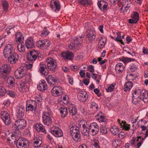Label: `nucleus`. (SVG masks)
I'll use <instances>...</instances> for the list:
<instances>
[{
	"mask_svg": "<svg viewBox=\"0 0 148 148\" xmlns=\"http://www.w3.org/2000/svg\"><path fill=\"white\" fill-rule=\"evenodd\" d=\"M62 55L64 59L69 60L72 59L73 56V54L69 51L63 52L62 53Z\"/></svg>",
	"mask_w": 148,
	"mask_h": 148,
	"instance_id": "nucleus-31",
	"label": "nucleus"
},
{
	"mask_svg": "<svg viewBox=\"0 0 148 148\" xmlns=\"http://www.w3.org/2000/svg\"><path fill=\"white\" fill-rule=\"evenodd\" d=\"M133 86L132 83L130 82H128L124 85V90L125 92L129 91Z\"/></svg>",
	"mask_w": 148,
	"mask_h": 148,
	"instance_id": "nucleus-36",
	"label": "nucleus"
},
{
	"mask_svg": "<svg viewBox=\"0 0 148 148\" xmlns=\"http://www.w3.org/2000/svg\"><path fill=\"white\" fill-rule=\"evenodd\" d=\"M123 125L121 124V125L123 126V129L125 130H128L130 128V124H125V122L124 121H122Z\"/></svg>",
	"mask_w": 148,
	"mask_h": 148,
	"instance_id": "nucleus-49",
	"label": "nucleus"
},
{
	"mask_svg": "<svg viewBox=\"0 0 148 148\" xmlns=\"http://www.w3.org/2000/svg\"><path fill=\"white\" fill-rule=\"evenodd\" d=\"M110 131L112 133L116 135L119 133V129L116 126H113L110 129Z\"/></svg>",
	"mask_w": 148,
	"mask_h": 148,
	"instance_id": "nucleus-44",
	"label": "nucleus"
},
{
	"mask_svg": "<svg viewBox=\"0 0 148 148\" xmlns=\"http://www.w3.org/2000/svg\"><path fill=\"white\" fill-rule=\"evenodd\" d=\"M34 127L37 132H41L45 134L46 133L45 128L42 124L40 123H36L34 125Z\"/></svg>",
	"mask_w": 148,
	"mask_h": 148,
	"instance_id": "nucleus-24",
	"label": "nucleus"
},
{
	"mask_svg": "<svg viewBox=\"0 0 148 148\" xmlns=\"http://www.w3.org/2000/svg\"><path fill=\"white\" fill-rule=\"evenodd\" d=\"M100 131L103 134H106L107 133V128L105 127H101Z\"/></svg>",
	"mask_w": 148,
	"mask_h": 148,
	"instance_id": "nucleus-62",
	"label": "nucleus"
},
{
	"mask_svg": "<svg viewBox=\"0 0 148 148\" xmlns=\"http://www.w3.org/2000/svg\"><path fill=\"white\" fill-rule=\"evenodd\" d=\"M92 144L95 148H100L99 142L98 140L93 139L92 141Z\"/></svg>",
	"mask_w": 148,
	"mask_h": 148,
	"instance_id": "nucleus-47",
	"label": "nucleus"
},
{
	"mask_svg": "<svg viewBox=\"0 0 148 148\" xmlns=\"http://www.w3.org/2000/svg\"><path fill=\"white\" fill-rule=\"evenodd\" d=\"M133 96L138 97L140 99L142 100L145 103L148 102V94L145 89L138 88L135 90L132 93Z\"/></svg>",
	"mask_w": 148,
	"mask_h": 148,
	"instance_id": "nucleus-1",
	"label": "nucleus"
},
{
	"mask_svg": "<svg viewBox=\"0 0 148 148\" xmlns=\"http://www.w3.org/2000/svg\"><path fill=\"white\" fill-rule=\"evenodd\" d=\"M47 82L51 86L56 85L58 83V79L54 75H49L46 78Z\"/></svg>",
	"mask_w": 148,
	"mask_h": 148,
	"instance_id": "nucleus-12",
	"label": "nucleus"
},
{
	"mask_svg": "<svg viewBox=\"0 0 148 148\" xmlns=\"http://www.w3.org/2000/svg\"><path fill=\"white\" fill-rule=\"evenodd\" d=\"M1 3L4 10L7 11L9 7L8 2L6 0H2Z\"/></svg>",
	"mask_w": 148,
	"mask_h": 148,
	"instance_id": "nucleus-42",
	"label": "nucleus"
},
{
	"mask_svg": "<svg viewBox=\"0 0 148 148\" xmlns=\"http://www.w3.org/2000/svg\"><path fill=\"white\" fill-rule=\"evenodd\" d=\"M69 113L72 115L75 114L77 112V108L76 106L73 105H71L69 108Z\"/></svg>",
	"mask_w": 148,
	"mask_h": 148,
	"instance_id": "nucleus-39",
	"label": "nucleus"
},
{
	"mask_svg": "<svg viewBox=\"0 0 148 148\" xmlns=\"http://www.w3.org/2000/svg\"><path fill=\"white\" fill-rule=\"evenodd\" d=\"M49 6L53 12H58L60 10L61 5L58 0H51Z\"/></svg>",
	"mask_w": 148,
	"mask_h": 148,
	"instance_id": "nucleus-3",
	"label": "nucleus"
},
{
	"mask_svg": "<svg viewBox=\"0 0 148 148\" xmlns=\"http://www.w3.org/2000/svg\"><path fill=\"white\" fill-rule=\"evenodd\" d=\"M6 92V90L4 87L0 86V96L4 95Z\"/></svg>",
	"mask_w": 148,
	"mask_h": 148,
	"instance_id": "nucleus-57",
	"label": "nucleus"
},
{
	"mask_svg": "<svg viewBox=\"0 0 148 148\" xmlns=\"http://www.w3.org/2000/svg\"><path fill=\"white\" fill-rule=\"evenodd\" d=\"M63 92L62 87L59 86L54 87L51 90L52 95L55 97L60 96Z\"/></svg>",
	"mask_w": 148,
	"mask_h": 148,
	"instance_id": "nucleus-18",
	"label": "nucleus"
},
{
	"mask_svg": "<svg viewBox=\"0 0 148 148\" xmlns=\"http://www.w3.org/2000/svg\"><path fill=\"white\" fill-rule=\"evenodd\" d=\"M50 111L49 112H45L42 113V119L43 123L49 126L52 123L51 118L50 115Z\"/></svg>",
	"mask_w": 148,
	"mask_h": 148,
	"instance_id": "nucleus-7",
	"label": "nucleus"
},
{
	"mask_svg": "<svg viewBox=\"0 0 148 148\" xmlns=\"http://www.w3.org/2000/svg\"><path fill=\"white\" fill-rule=\"evenodd\" d=\"M131 19H129L130 23H136L139 20V15L136 12H133L131 15Z\"/></svg>",
	"mask_w": 148,
	"mask_h": 148,
	"instance_id": "nucleus-21",
	"label": "nucleus"
},
{
	"mask_svg": "<svg viewBox=\"0 0 148 148\" xmlns=\"http://www.w3.org/2000/svg\"><path fill=\"white\" fill-rule=\"evenodd\" d=\"M24 82H21L19 84V86L21 88L22 91L23 92H27L29 90L28 87L26 85Z\"/></svg>",
	"mask_w": 148,
	"mask_h": 148,
	"instance_id": "nucleus-37",
	"label": "nucleus"
},
{
	"mask_svg": "<svg viewBox=\"0 0 148 148\" xmlns=\"http://www.w3.org/2000/svg\"><path fill=\"white\" fill-rule=\"evenodd\" d=\"M37 88L38 90L41 91H43L47 88V87L45 81L44 80H41Z\"/></svg>",
	"mask_w": 148,
	"mask_h": 148,
	"instance_id": "nucleus-27",
	"label": "nucleus"
},
{
	"mask_svg": "<svg viewBox=\"0 0 148 148\" xmlns=\"http://www.w3.org/2000/svg\"><path fill=\"white\" fill-rule=\"evenodd\" d=\"M17 48L18 51L21 53H23L25 51V47L23 43H18L17 46Z\"/></svg>",
	"mask_w": 148,
	"mask_h": 148,
	"instance_id": "nucleus-40",
	"label": "nucleus"
},
{
	"mask_svg": "<svg viewBox=\"0 0 148 148\" xmlns=\"http://www.w3.org/2000/svg\"><path fill=\"white\" fill-rule=\"evenodd\" d=\"M60 116L62 118L65 117L68 113V110L66 108L61 107L59 109Z\"/></svg>",
	"mask_w": 148,
	"mask_h": 148,
	"instance_id": "nucleus-35",
	"label": "nucleus"
},
{
	"mask_svg": "<svg viewBox=\"0 0 148 148\" xmlns=\"http://www.w3.org/2000/svg\"><path fill=\"white\" fill-rule=\"evenodd\" d=\"M6 92L8 95L12 97H14L15 95V92L12 90L6 91Z\"/></svg>",
	"mask_w": 148,
	"mask_h": 148,
	"instance_id": "nucleus-60",
	"label": "nucleus"
},
{
	"mask_svg": "<svg viewBox=\"0 0 148 148\" xmlns=\"http://www.w3.org/2000/svg\"><path fill=\"white\" fill-rule=\"evenodd\" d=\"M84 37V35H82L81 36L74 37L72 41L76 45L81 44L82 42Z\"/></svg>",
	"mask_w": 148,
	"mask_h": 148,
	"instance_id": "nucleus-30",
	"label": "nucleus"
},
{
	"mask_svg": "<svg viewBox=\"0 0 148 148\" xmlns=\"http://www.w3.org/2000/svg\"><path fill=\"white\" fill-rule=\"evenodd\" d=\"M90 108L91 109L97 110L98 108L97 104L94 102L91 101L90 103Z\"/></svg>",
	"mask_w": 148,
	"mask_h": 148,
	"instance_id": "nucleus-52",
	"label": "nucleus"
},
{
	"mask_svg": "<svg viewBox=\"0 0 148 148\" xmlns=\"http://www.w3.org/2000/svg\"><path fill=\"white\" fill-rule=\"evenodd\" d=\"M106 41L105 37H102L99 40L98 44V47L99 49H102L105 45Z\"/></svg>",
	"mask_w": 148,
	"mask_h": 148,
	"instance_id": "nucleus-34",
	"label": "nucleus"
},
{
	"mask_svg": "<svg viewBox=\"0 0 148 148\" xmlns=\"http://www.w3.org/2000/svg\"><path fill=\"white\" fill-rule=\"evenodd\" d=\"M42 138L40 137L36 136L34 140V145L36 147H39L42 144Z\"/></svg>",
	"mask_w": 148,
	"mask_h": 148,
	"instance_id": "nucleus-32",
	"label": "nucleus"
},
{
	"mask_svg": "<svg viewBox=\"0 0 148 148\" xmlns=\"http://www.w3.org/2000/svg\"><path fill=\"white\" fill-rule=\"evenodd\" d=\"M125 68L124 66L121 63H118L116 64L115 66V69L116 73L118 74L122 73Z\"/></svg>",
	"mask_w": 148,
	"mask_h": 148,
	"instance_id": "nucleus-26",
	"label": "nucleus"
},
{
	"mask_svg": "<svg viewBox=\"0 0 148 148\" xmlns=\"http://www.w3.org/2000/svg\"><path fill=\"white\" fill-rule=\"evenodd\" d=\"M3 104L6 107H8L10 103V101L9 99H7L4 101L3 102Z\"/></svg>",
	"mask_w": 148,
	"mask_h": 148,
	"instance_id": "nucleus-64",
	"label": "nucleus"
},
{
	"mask_svg": "<svg viewBox=\"0 0 148 148\" xmlns=\"http://www.w3.org/2000/svg\"><path fill=\"white\" fill-rule=\"evenodd\" d=\"M97 119L100 122H105L106 121V119L103 115L98 118L97 117Z\"/></svg>",
	"mask_w": 148,
	"mask_h": 148,
	"instance_id": "nucleus-61",
	"label": "nucleus"
},
{
	"mask_svg": "<svg viewBox=\"0 0 148 148\" xmlns=\"http://www.w3.org/2000/svg\"><path fill=\"white\" fill-rule=\"evenodd\" d=\"M10 65L8 64H4L0 68V74L4 78L6 77L10 72Z\"/></svg>",
	"mask_w": 148,
	"mask_h": 148,
	"instance_id": "nucleus-8",
	"label": "nucleus"
},
{
	"mask_svg": "<svg viewBox=\"0 0 148 148\" xmlns=\"http://www.w3.org/2000/svg\"><path fill=\"white\" fill-rule=\"evenodd\" d=\"M87 71L93 73L94 72V66L92 65H89L87 68Z\"/></svg>",
	"mask_w": 148,
	"mask_h": 148,
	"instance_id": "nucleus-63",
	"label": "nucleus"
},
{
	"mask_svg": "<svg viewBox=\"0 0 148 148\" xmlns=\"http://www.w3.org/2000/svg\"><path fill=\"white\" fill-rule=\"evenodd\" d=\"M115 40L120 42L123 45H124V43L121 39V36L120 34H117L116 37L115 38Z\"/></svg>",
	"mask_w": 148,
	"mask_h": 148,
	"instance_id": "nucleus-58",
	"label": "nucleus"
},
{
	"mask_svg": "<svg viewBox=\"0 0 148 148\" xmlns=\"http://www.w3.org/2000/svg\"><path fill=\"white\" fill-rule=\"evenodd\" d=\"M115 86V84H113L110 85L106 90L107 92H111L114 89V86Z\"/></svg>",
	"mask_w": 148,
	"mask_h": 148,
	"instance_id": "nucleus-56",
	"label": "nucleus"
},
{
	"mask_svg": "<svg viewBox=\"0 0 148 148\" xmlns=\"http://www.w3.org/2000/svg\"><path fill=\"white\" fill-rule=\"evenodd\" d=\"M26 73V70L25 67L21 66L16 70L14 73L16 78L20 79L24 77Z\"/></svg>",
	"mask_w": 148,
	"mask_h": 148,
	"instance_id": "nucleus-5",
	"label": "nucleus"
},
{
	"mask_svg": "<svg viewBox=\"0 0 148 148\" xmlns=\"http://www.w3.org/2000/svg\"><path fill=\"white\" fill-rule=\"evenodd\" d=\"M39 71L40 73L45 76L48 74V70L46 68V65L43 62H41L39 65Z\"/></svg>",
	"mask_w": 148,
	"mask_h": 148,
	"instance_id": "nucleus-22",
	"label": "nucleus"
},
{
	"mask_svg": "<svg viewBox=\"0 0 148 148\" xmlns=\"http://www.w3.org/2000/svg\"><path fill=\"white\" fill-rule=\"evenodd\" d=\"M69 127L70 134L74 141L76 142L80 141V135L79 128L75 124L70 125Z\"/></svg>",
	"mask_w": 148,
	"mask_h": 148,
	"instance_id": "nucleus-2",
	"label": "nucleus"
},
{
	"mask_svg": "<svg viewBox=\"0 0 148 148\" xmlns=\"http://www.w3.org/2000/svg\"><path fill=\"white\" fill-rule=\"evenodd\" d=\"M89 129L90 134L94 136L98 133L99 130V127L97 123L93 122L90 124L89 126Z\"/></svg>",
	"mask_w": 148,
	"mask_h": 148,
	"instance_id": "nucleus-9",
	"label": "nucleus"
},
{
	"mask_svg": "<svg viewBox=\"0 0 148 148\" xmlns=\"http://www.w3.org/2000/svg\"><path fill=\"white\" fill-rule=\"evenodd\" d=\"M49 131L56 137H60L63 135L62 130L56 126H53L49 128Z\"/></svg>",
	"mask_w": 148,
	"mask_h": 148,
	"instance_id": "nucleus-4",
	"label": "nucleus"
},
{
	"mask_svg": "<svg viewBox=\"0 0 148 148\" xmlns=\"http://www.w3.org/2000/svg\"><path fill=\"white\" fill-rule=\"evenodd\" d=\"M123 5L131 7L132 5V1L130 0H123L122 2Z\"/></svg>",
	"mask_w": 148,
	"mask_h": 148,
	"instance_id": "nucleus-45",
	"label": "nucleus"
},
{
	"mask_svg": "<svg viewBox=\"0 0 148 148\" xmlns=\"http://www.w3.org/2000/svg\"><path fill=\"white\" fill-rule=\"evenodd\" d=\"M62 97L64 103L66 105L67 104L69 101V97L68 96L65 95L63 96Z\"/></svg>",
	"mask_w": 148,
	"mask_h": 148,
	"instance_id": "nucleus-53",
	"label": "nucleus"
},
{
	"mask_svg": "<svg viewBox=\"0 0 148 148\" xmlns=\"http://www.w3.org/2000/svg\"><path fill=\"white\" fill-rule=\"evenodd\" d=\"M112 147L116 148L121 143V140L117 139H114L112 140Z\"/></svg>",
	"mask_w": 148,
	"mask_h": 148,
	"instance_id": "nucleus-41",
	"label": "nucleus"
},
{
	"mask_svg": "<svg viewBox=\"0 0 148 148\" xmlns=\"http://www.w3.org/2000/svg\"><path fill=\"white\" fill-rule=\"evenodd\" d=\"M37 53L35 51H30V53L27 55V58L29 60L34 61L37 58Z\"/></svg>",
	"mask_w": 148,
	"mask_h": 148,
	"instance_id": "nucleus-28",
	"label": "nucleus"
},
{
	"mask_svg": "<svg viewBox=\"0 0 148 148\" xmlns=\"http://www.w3.org/2000/svg\"><path fill=\"white\" fill-rule=\"evenodd\" d=\"M13 53V48L10 44H8L5 47L3 52V55L5 58H7Z\"/></svg>",
	"mask_w": 148,
	"mask_h": 148,
	"instance_id": "nucleus-15",
	"label": "nucleus"
},
{
	"mask_svg": "<svg viewBox=\"0 0 148 148\" xmlns=\"http://www.w3.org/2000/svg\"><path fill=\"white\" fill-rule=\"evenodd\" d=\"M15 2L19 5L20 7L23 8L24 7V0H15Z\"/></svg>",
	"mask_w": 148,
	"mask_h": 148,
	"instance_id": "nucleus-48",
	"label": "nucleus"
},
{
	"mask_svg": "<svg viewBox=\"0 0 148 148\" xmlns=\"http://www.w3.org/2000/svg\"><path fill=\"white\" fill-rule=\"evenodd\" d=\"M47 66L50 70L54 71L57 67L56 62L55 60L51 58H49L47 59Z\"/></svg>",
	"mask_w": 148,
	"mask_h": 148,
	"instance_id": "nucleus-11",
	"label": "nucleus"
},
{
	"mask_svg": "<svg viewBox=\"0 0 148 148\" xmlns=\"http://www.w3.org/2000/svg\"><path fill=\"white\" fill-rule=\"evenodd\" d=\"M77 98L80 102H84L88 99V95L86 92L81 91L78 93Z\"/></svg>",
	"mask_w": 148,
	"mask_h": 148,
	"instance_id": "nucleus-20",
	"label": "nucleus"
},
{
	"mask_svg": "<svg viewBox=\"0 0 148 148\" xmlns=\"http://www.w3.org/2000/svg\"><path fill=\"white\" fill-rule=\"evenodd\" d=\"M26 110L27 111L34 110L35 111L36 110L37 104L35 101L29 100L26 102Z\"/></svg>",
	"mask_w": 148,
	"mask_h": 148,
	"instance_id": "nucleus-13",
	"label": "nucleus"
},
{
	"mask_svg": "<svg viewBox=\"0 0 148 148\" xmlns=\"http://www.w3.org/2000/svg\"><path fill=\"white\" fill-rule=\"evenodd\" d=\"M108 4L107 2L105 1L103 4H102L101 7L100 8V10L102 11H105L108 9Z\"/></svg>",
	"mask_w": 148,
	"mask_h": 148,
	"instance_id": "nucleus-55",
	"label": "nucleus"
},
{
	"mask_svg": "<svg viewBox=\"0 0 148 148\" xmlns=\"http://www.w3.org/2000/svg\"><path fill=\"white\" fill-rule=\"evenodd\" d=\"M129 68L131 71H134L137 69L138 67L135 64L132 63L130 66Z\"/></svg>",
	"mask_w": 148,
	"mask_h": 148,
	"instance_id": "nucleus-50",
	"label": "nucleus"
},
{
	"mask_svg": "<svg viewBox=\"0 0 148 148\" xmlns=\"http://www.w3.org/2000/svg\"><path fill=\"white\" fill-rule=\"evenodd\" d=\"M7 58H8V61L11 64H13L16 63L18 60V56L15 53L11 54Z\"/></svg>",
	"mask_w": 148,
	"mask_h": 148,
	"instance_id": "nucleus-23",
	"label": "nucleus"
},
{
	"mask_svg": "<svg viewBox=\"0 0 148 148\" xmlns=\"http://www.w3.org/2000/svg\"><path fill=\"white\" fill-rule=\"evenodd\" d=\"M121 60L125 64H126L129 62L135 61V60L132 58L123 57L121 59Z\"/></svg>",
	"mask_w": 148,
	"mask_h": 148,
	"instance_id": "nucleus-43",
	"label": "nucleus"
},
{
	"mask_svg": "<svg viewBox=\"0 0 148 148\" xmlns=\"http://www.w3.org/2000/svg\"><path fill=\"white\" fill-rule=\"evenodd\" d=\"M25 44L27 49L34 47V45L33 39L30 37L28 38L25 41Z\"/></svg>",
	"mask_w": 148,
	"mask_h": 148,
	"instance_id": "nucleus-29",
	"label": "nucleus"
},
{
	"mask_svg": "<svg viewBox=\"0 0 148 148\" xmlns=\"http://www.w3.org/2000/svg\"><path fill=\"white\" fill-rule=\"evenodd\" d=\"M86 37L90 42L93 41L96 38V34L94 30L92 29L88 30L86 34Z\"/></svg>",
	"mask_w": 148,
	"mask_h": 148,
	"instance_id": "nucleus-19",
	"label": "nucleus"
},
{
	"mask_svg": "<svg viewBox=\"0 0 148 148\" xmlns=\"http://www.w3.org/2000/svg\"><path fill=\"white\" fill-rule=\"evenodd\" d=\"M29 145V141L24 138H19L16 142V146L18 148H27Z\"/></svg>",
	"mask_w": 148,
	"mask_h": 148,
	"instance_id": "nucleus-6",
	"label": "nucleus"
},
{
	"mask_svg": "<svg viewBox=\"0 0 148 148\" xmlns=\"http://www.w3.org/2000/svg\"><path fill=\"white\" fill-rule=\"evenodd\" d=\"M139 99H140V98H139L138 97H136L135 96H133V95H132V102L134 104H137L139 101Z\"/></svg>",
	"mask_w": 148,
	"mask_h": 148,
	"instance_id": "nucleus-59",
	"label": "nucleus"
},
{
	"mask_svg": "<svg viewBox=\"0 0 148 148\" xmlns=\"http://www.w3.org/2000/svg\"><path fill=\"white\" fill-rule=\"evenodd\" d=\"M15 125L18 130H21L26 126V121L23 119H19L15 121Z\"/></svg>",
	"mask_w": 148,
	"mask_h": 148,
	"instance_id": "nucleus-17",
	"label": "nucleus"
},
{
	"mask_svg": "<svg viewBox=\"0 0 148 148\" xmlns=\"http://www.w3.org/2000/svg\"><path fill=\"white\" fill-rule=\"evenodd\" d=\"M0 116L5 125H8L10 124L11 121L10 115L7 111H2L0 114Z\"/></svg>",
	"mask_w": 148,
	"mask_h": 148,
	"instance_id": "nucleus-10",
	"label": "nucleus"
},
{
	"mask_svg": "<svg viewBox=\"0 0 148 148\" xmlns=\"http://www.w3.org/2000/svg\"><path fill=\"white\" fill-rule=\"evenodd\" d=\"M31 82V75L30 74H27L25 77V82L29 84H30Z\"/></svg>",
	"mask_w": 148,
	"mask_h": 148,
	"instance_id": "nucleus-46",
	"label": "nucleus"
},
{
	"mask_svg": "<svg viewBox=\"0 0 148 148\" xmlns=\"http://www.w3.org/2000/svg\"><path fill=\"white\" fill-rule=\"evenodd\" d=\"M85 122L84 121H80V123L82 124L83 129L81 131L82 134L84 136H88L89 135L90 131L89 127H87L85 124H84Z\"/></svg>",
	"mask_w": 148,
	"mask_h": 148,
	"instance_id": "nucleus-25",
	"label": "nucleus"
},
{
	"mask_svg": "<svg viewBox=\"0 0 148 148\" xmlns=\"http://www.w3.org/2000/svg\"><path fill=\"white\" fill-rule=\"evenodd\" d=\"M8 84L12 86H13L15 83V80L13 76L8 77L7 79Z\"/></svg>",
	"mask_w": 148,
	"mask_h": 148,
	"instance_id": "nucleus-38",
	"label": "nucleus"
},
{
	"mask_svg": "<svg viewBox=\"0 0 148 148\" xmlns=\"http://www.w3.org/2000/svg\"><path fill=\"white\" fill-rule=\"evenodd\" d=\"M131 7H128L127 6L123 5L120 9V11L121 12H127L129 10Z\"/></svg>",
	"mask_w": 148,
	"mask_h": 148,
	"instance_id": "nucleus-51",
	"label": "nucleus"
},
{
	"mask_svg": "<svg viewBox=\"0 0 148 148\" xmlns=\"http://www.w3.org/2000/svg\"><path fill=\"white\" fill-rule=\"evenodd\" d=\"M25 111V107L23 105H21L16 107V115L17 118H21L23 116Z\"/></svg>",
	"mask_w": 148,
	"mask_h": 148,
	"instance_id": "nucleus-14",
	"label": "nucleus"
},
{
	"mask_svg": "<svg viewBox=\"0 0 148 148\" xmlns=\"http://www.w3.org/2000/svg\"><path fill=\"white\" fill-rule=\"evenodd\" d=\"M78 2L84 5L90 4V2L87 0H78Z\"/></svg>",
	"mask_w": 148,
	"mask_h": 148,
	"instance_id": "nucleus-54",
	"label": "nucleus"
},
{
	"mask_svg": "<svg viewBox=\"0 0 148 148\" xmlns=\"http://www.w3.org/2000/svg\"><path fill=\"white\" fill-rule=\"evenodd\" d=\"M50 45L49 41L47 40H40L37 42V46L42 49L47 48Z\"/></svg>",
	"mask_w": 148,
	"mask_h": 148,
	"instance_id": "nucleus-16",
	"label": "nucleus"
},
{
	"mask_svg": "<svg viewBox=\"0 0 148 148\" xmlns=\"http://www.w3.org/2000/svg\"><path fill=\"white\" fill-rule=\"evenodd\" d=\"M16 39L17 44L18 43H23L24 38L21 32H17L16 34Z\"/></svg>",
	"mask_w": 148,
	"mask_h": 148,
	"instance_id": "nucleus-33",
	"label": "nucleus"
}]
</instances>
